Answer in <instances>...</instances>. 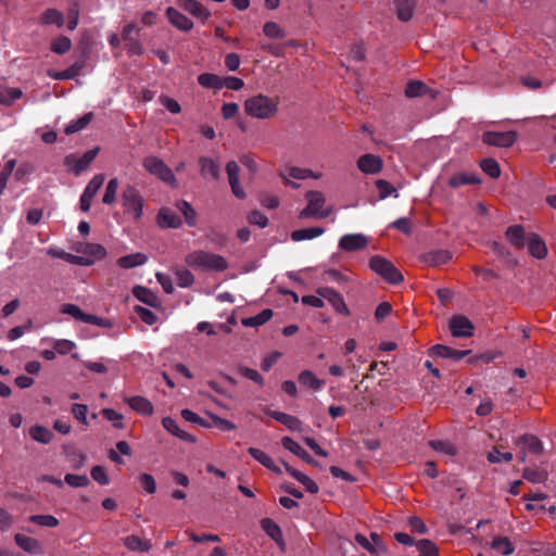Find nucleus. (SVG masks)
<instances>
[{"instance_id":"43","label":"nucleus","mask_w":556,"mask_h":556,"mask_svg":"<svg viewBox=\"0 0 556 556\" xmlns=\"http://www.w3.org/2000/svg\"><path fill=\"white\" fill-rule=\"evenodd\" d=\"M40 23L42 25H56L58 27H62L64 25V16L63 13L56 9H47L41 17Z\"/></svg>"},{"instance_id":"2","label":"nucleus","mask_w":556,"mask_h":556,"mask_svg":"<svg viewBox=\"0 0 556 556\" xmlns=\"http://www.w3.org/2000/svg\"><path fill=\"white\" fill-rule=\"evenodd\" d=\"M185 263L189 267L202 271H224L228 268V262L224 256L204 250H195L187 254Z\"/></svg>"},{"instance_id":"63","label":"nucleus","mask_w":556,"mask_h":556,"mask_svg":"<svg viewBox=\"0 0 556 556\" xmlns=\"http://www.w3.org/2000/svg\"><path fill=\"white\" fill-rule=\"evenodd\" d=\"M102 415L105 419L110 420L113 422V426L117 429H122L124 428V425H123V416L122 414L117 413L115 409L113 408H104L102 409Z\"/></svg>"},{"instance_id":"33","label":"nucleus","mask_w":556,"mask_h":556,"mask_svg":"<svg viewBox=\"0 0 556 556\" xmlns=\"http://www.w3.org/2000/svg\"><path fill=\"white\" fill-rule=\"evenodd\" d=\"M200 173L201 175L206 177H212L214 179L219 178V166L218 164L211 157L201 156L199 159Z\"/></svg>"},{"instance_id":"53","label":"nucleus","mask_w":556,"mask_h":556,"mask_svg":"<svg viewBox=\"0 0 556 556\" xmlns=\"http://www.w3.org/2000/svg\"><path fill=\"white\" fill-rule=\"evenodd\" d=\"M117 189H118V180H117V178L110 179L108 185H106V187H105V191H104V194H103V198H102V202L104 204H108V205H111V204L115 203Z\"/></svg>"},{"instance_id":"46","label":"nucleus","mask_w":556,"mask_h":556,"mask_svg":"<svg viewBox=\"0 0 556 556\" xmlns=\"http://www.w3.org/2000/svg\"><path fill=\"white\" fill-rule=\"evenodd\" d=\"M429 87L420 80H410L407 83L405 88V96L407 98H416L426 94L429 91Z\"/></svg>"},{"instance_id":"13","label":"nucleus","mask_w":556,"mask_h":556,"mask_svg":"<svg viewBox=\"0 0 556 556\" xmlns=\"http://www.w3.org/2000/svg\"><path fill=\"white\" fill-rule=\"evenodd\" d=\"M369 243L368 238L363 233L344 235L339 240V248L345 252L364 250Z\"/></svg>"},{"instance_id":"60","label":"nucleus","mask_w":556,"mask_h":556,"mask_svg":"<svg viewBox=\"0 0 556 556\" xmlns=\"http://www.w3.org/2000/svg\"><path fill=\"white\" fill-rule=\"evenodd\" d=\"M488 460L491 464L501 462L509 463L513 460V454L510 452L502 453L497 447H494L493 451L488 454Z\"/></svg>"},{"instance_id":"17","label":"nucleus","mask_w":556,"mask_h":556,"mask_svg":"<svg viewBox=\"0 0 556 556\" xmlns=\"http://www.w3.org/2000/svg\"><path fill=\"white\" fill-rule=\"evenodd\" d=\"M505 238L517 250L523 249L528 241L525 227L521 225L509 226L505 231Z\"/></svg>"},{"instance_id":"59","label":"nucleus","mask_w":556,"mask_h":556,"mask_svg":"<svg viewBox=\"0 0 556 556\" xmlns=\"http://www.w3.org/2000/svg\"><path fill=\"white\" fill-rule=\"evenodd\" d=\"M64 481L72 488H84V486H87L90 482L86 475H74V473L65 475Z\"/></svg>"},{"instance_id":"64","label":"nucleus","mask_w":556,"mask_h":556,"mask_svg":"<svg viewBox=\"0 0 556 556\" xmlns=\"http://www.w3.org/2000/svg\"><path fill=\"white\" fill-rule=\"evenodd\" d=\"M75 343L71 340L61 339L53 343V350L61 355H66L75 349Z\"/></svg>"},{"instance_id":"26","label":"nucleus","mask_w":556,"mask_h":556,"mask_svg":"<svg viewBox=\"0 0 556 556\" xmlns=\"http://www.w3.org/2000/svg\"><path fill=\"white\" fill-rule=\"evenodd\" d=\"M424 263L429 266H441L452 260V253L447 250L430 251L421 256Z\"/></svg>"},{"instance_id":"32","label":"nucleus","mask_w":556,"mask_h":556,"mask_svg":"<svg viewBox=\"0 0 556 556\" xmlns=\"http://www.w3.org/2000/svg\"><path fill=\"white\" fill-rule=\"evenodd\" d=\"M417 0H395L396 14L402 22H408L414 15Z\"/></svg>"},{"instance_id":"9","label":"nucleus","mask_w":556,"mask_h":556,"mask_svg":"<svg viewBox=\"0 0 556 556\" xmlns=\"http://www.w3.org/2000/svg\"><path fill=\"white\" fill-rule=\"evenodd\" d=\"M316 293L320 295L323 299L327 300L336 313L344 316L351 315V312L343 296L334 289L329 287H321L317 289Z\"/></svg>"},{"instance_id":"42","label":"nucleus","mask_w":556,"mask_h":556,"mask_svg":"<svg viewBox=\"0 0 556 556\" xmlns=\"http://www.w3.org/2000/svg\"><path fill=\"white\" fill-rule=\"evenodd\" d=\"M325 231L321 227H311L298 229L291 232V239L293 241L309 240L319 237Z\"/></svg>"},{"instance_id":"4","label":"nucleus","mask_w":556,"mask_h":556,"mask_svg":"<svg viewBox=\"0 0 556 556\" xmlns=\"http://www.w3.org/2000/svg\"><path fill=\"white\" fill-rule=\"evenodd\" d=\"M369 267L389 283L399 285L404 280L401 271L390 261L380 255L370 257Z\"/></svg>"},{"instance_id":"62","label":"nucleus","mask_w":556,"mask_h":556,"mask_svg":"<svg viewBox=\"0 0 556 556\" xmlns=\"http://www.w3.org/2000/svg\"><path fill=\"white\" fill-rule=\"evenodd\" d=\"M249 224L265 228L268 225V218L260 211L254 210L247 216Z\"/></svg>"},{"instance_id":"6","label":"nucleus","mask_w":556,"mask_h":556,"mask_svg":"<svg viewBox=\"0 0 556 556\" xmlns=\"http://www.w3.org/2000/svg\"><path fill=\"white\" fill-rule=\"evenodd\" d=\"M142 165L151 175L173 187L176 186L177 180L173 170L161 159L153 155L147 156L143 159Z\"/></svg>"},{"instance_id":"44","label":"nucleus","mask_w":556,"mask_h":556,"mask_svg":"<svg viewBox=\"0 0 556 556\" xmlns=\"http://www.w3.org/2000/svg\"><path fill=\"white\" fill-rule=\"evenodd\" d=\"M198 83L204 88L210 89H222L223 88V78H220L216 74L212 73H203L198 76Z\"/></svg>"},{"instance_id":"18","label":"nucleus","mask_w":556,"mask_h":556,"mask_svg":"<svg viewBox=\"0 0 556 556\" xmlns=\"http://www.w3.org/2000/svg\"><path fill=\"white\" fill-rule=\"evenodd\" d=\"M157 225L161 228H179L182 225V220L175 211L169 207L160 208L156 216Z\"/></svg>"},{"instance_id":"56","label":"nucleus","mask_w":556,"mask_h":556,"mask_svg":"<svg viewBox=\"0 0 556 556\" xmlns=\"http://www.w3.org/2000/svg\"><path fill=\"white\" fill-rule=\"evenodd\" d=\"M429 445L434 451L441 452L446 455L454 456L457 453V448L455 447V445L448 441L431 440V441H429Z\"/></svg>"},{"instance_id":"54","label":"nucleus","mask_w":556,"mask_h":556,"mask_svg":"<svg viewBox=\"0 0 556 556\" xmlns=\"http://www.w3.org/2000/svg\"><path fill=\"white\" fill-rule=\"evenodd\" d=\"M29 521L46 528H55L59 526V520L52 515H31Z\"/></svg>"},{"instance_id":"24","label":"nucleus","mask_w":556,"mask_h":556,"mask_svg":"<svg viewBox=\"0 0 556 556\" xmlns=\"http://www.w3.org/2000/svg\"><path fill=\"white\" fill-rule=\"evenodd\" d=\"M14 541L18 547L31 555H39L42 553L41 544L37 539L17 533L14 535Z\"/></svg>"},{"instance_id":"31","label":"nucleus","mask_w":556,"mask_h":556,"mask_svg":"<svg viewBox=\"0 0 556 556\" xmlns=\"http://www.w3.org/2000/svg\"><path fill=\"white\" fill-rule=\"evenodd\" d=\"M123 543L131 552H148L152 547L150 540L141 539L135 534L125 536Z\"/></svg>"},{"instance_id":"39","label":"nucleus","mask_w":556,"mask_h":556,"mask_svg":"<svg viewBox=\"0 0 556 556\" xmlns=\"http://www.w3.org/2000/svg\"><path fill=\"white\" fill-rule=\"evenodd\" d=\"M84 67V62H75L73 65L61 72H49V76L55 80L74 79Z\"/></svg>"},{"instance_id":"30","label":"nucleus","mask_w":556,"mask_h":556,"mask_svg":"<svg viewBox=\"0 0 556 556\" xmlns=\"http://www.w3.org/2000/svg\"><path fill=\"white\" fill-rule=\"evenodd\" d=\"M269 416L278 422L285 425L291 431L301 430L302 421L295 416L277 410L270 412Z\"/></svg>"},{"instance_id":"49","label":"nucleus","mask_w":556,"mask_h":556,"mask_svg":"<svg viewBox=\"0 0 556 556\" xmlns=\"http://www.w3.org/2000/svg\"><path fill=\"white\" fill-rule=\"evenodd\" d=\"M419 556H440L438 546L430 540L422 539L416 542Z\"/></svg>"},{"instance_id":"47","label":"nucleus","mask_w":556,"mask_h":556,"mask_svg":"<svg viewBox=\"0 0 556 556\" xmlns=\"http://www.w3.org/2000/svg\"><path fill=\"white\" fill-rule=\"evenodd\" d=\"M132 293L139 301H141L144 304H148L150 306H154L156 304V295L146 287H135Z\"/></svg>"},{"instance_id":"57","label":"nucleus","mask_w":556,"mask_h":556,"mask_svg":"<svg viewBox=\"0 0 556 556\" xmlns=\"http://www.w3.org/2000/svg\"><path fill=\"white\" fill-rule=\"evenodd\" d=\"M480 166L491 178H498L501 176L500 165L494 159H483L480 162Z\"/></svg>"},{"instance_id":"3","label":"nucleus","mask_w":556,"mask_h":556,"mask_svg":"<svg viewBox=\"0 0 556 556\" xmlns=\"http://www.w3.org/2000/svg\"><path fill=\"white\" fill-rule=\"evenodd\" d=\"M305 198L307 205L300 212V218H326L332 213V207L324 208L326 199L320 191H307Z\"/></svg>"},{"instance_id":"15","label":"nucleus","mask_w":556,"mask_h":556,"mask_svg":"<svg viewBox=\"0 0 556 556\" xmlns=\"http://www.w3.org/2000/svg\"><path fill=\"white\" fill-rule=\"evenodd\" d=\"M357 168L364 174H379L383 168V160L379 155L367 153L357 160Z\"/></svg>"},{"instance_id":"45","label":"nucleus","mask_w":556,"mask_h":556,"mask_svg":"<svg viewBox=\"0 0 556 556\" xmlns=\"http://www.w3.org/2000/svg\"><path fill=\"white\" fill-rule=\"evenodd\" d=\"M29 435L33 440L48 444L53 438V433L46 427L36 425L29 429Z\"/></svg>"},{"instance_id":"14","label":"nucleus","mask_w":556,"mask_h":556,"mask_svg":"<svg viewBox=\"0 0 556 556\" xmlns=\"http://www.w3.org/2000/svg\"><path fill=\"white\" fill-rule=\"evenodd\" d=\"M279 175L285 180V182L287 185H290L293 188H296L298 185L294 182H291L289 180V178L303 180V179H307V178L318 179L321 176V174H315L312 169L296 167V166L286 167L285 172H280Z\"/></svg>"},{"instance_id":"7","label":"nucleus","mask_w":556,"mask_h":556,"mask_svg":"<svg viewBox=\"0 0 556 556\" xmlns=\"http://www.w3.org/2000/svg\"><path fill=\"white\" fill-rule=\"evenodd\" d=\"M99 148L91 149L85 152L81 156L77 154H68L65 156L64 165L75 175H79L86 170L93 162L99 153Z\"/></svg>"},{"instance_id":"48","label":"nucleus","mask_w":556,"mask_h":556,"mask_svg":"<svg viewBox=\"0 0 556 556\" xmlns=\"http://www.w3.org/2000/svg\"><path fill=\"white\" fill-rule=\"evenodd\" d=\"M23 92L20 88H0V104L11 105L14 101L21 99Z\"/></svg>"},{"instance_id":"61","label":"nucleus","mask_w":556,"mask_h":556,"mask_svg":"<svg viewBox=\"0 0 556 556\" xmlns=\"http://www.w3.org/2000/svg\"><path fill=\"white\" fill-rule=\"evenodd\" d=\"M90 475H91V478L101 485H106L110 483V479H109L106 470L103 466H100V465L93 466L91 468Z\"/></svg>"},{"instance_id":"55","label":"nucleus","mask_w":556,"mask_h":556,"mask_svg":"<svg viewBox=\"0 0 556 556\" xmlns=\"http://www.w3.org/2000/svg\"><path fill=\"white\" fill-rule=\"evenodd\" d=\"M522 477L532 483H542L546 480L547 473L539 468H525Z\"/></svg>"},{"instance_id":"16","label":"nucleus","mask_w":556,"mask_h":556,"mask_svg":"<svg viewBox=\"0 0 556 556\" xmlns=\"http://www.w3.org/2000/svg\"><path fill=\"white\" fill-rule=\"evenodd\" d=\"M226 173H227L228 181H229L231 192L233 193V195L240 200L245 199L247 193L239 181L240 168H239V165L237 164V162L229 161L226 164Z\"/></svg>"},{"instance_id":"12","label":"nucleus","mask_w":556,"mask_h":556,"mask_svg":"<svg viewBox=\"0 0 556 556\" xmlns=\"http://www.w3.org/2000/svg\"><path fill=\"white\" fill-rule=\"evenodd\" d=\"M103 182L104 176L102 174L93 176L92 179L88 182L80 197L79 205L83 212L87 213L90 210L92 199L102 187Z\"/></svg>"},{"instance_id":"19","label":"nucleus","mask_w":556,"mask_h":556,"mask_svg":"<svg viewBox=\"0 0 556 556\" xmlns=\"http://www.w3.org/2000/svg\"><path fill=\"white\" fill-rule=\"evenodd\" d=\"M178 5L202 22L211 17V12L198 0H178Z\"/></svg>"},{"instance_id":"41","label":"nucleus","mask_w":556,"mask_h":556,"mask_svg":"<svg viewBox=\"0 0 556 556\" xmlns=\"http://www.w3.org/2000/svg\"><path fill=\"white\" fill-rule=\"evenodd\" d=\"M248 453L258 463H261L264 467L275 472H280V469L275 465L271 457H269L265 452L256 447H249Z\"/></svg>"},{"instance_id":"34","label":"nucleus","mask_w":556,"mask_h":556,"mask_svg":"<svg viewBox=\"0 0 556 556\" xmlns=\"http://www.w3.org/2000/svg\"><path fill=\"white\" fill-rule=\"evenodd\" d=\"M162 425L173 435L186 442H194V438L190 433L181 430L177 425L176 420L173 419L172 417H164L162 419Z\"/></svg>"},{"instance_id":"27","label":"nucleus","mask_w":556,"mask_h":556,"mask_svg":"<svg viewBox=\"0 0 556 556\" xmlns=\"http://www.w3.org/2000/svg\"><path fill=\"white\" fill-rule=\"evenodd\" d=\"M261 527L265 533L280 546L281 549H285L286 543L283 540L282 531L274 520L264 518L261 521Z\"/></svg>"},{"instance_id":"58","label":"nucleus","mask_w":556,"mask_h":556,"mask_svg":"<svg viewBox=\"0 0 556 556\" xmlns=\"http://www.w3.org/2000/svg\"><path fill=\"white\" fill-rule=\"evenodd\" d=\"M177 285L181 288L191 287L194 282V276L189 269H177L176 270Z\"/></svg>"},{"instance_id":"38","label":"nucleus","mask_w":556,"mask_h":556,"mask_svg":"<svg viewBox=\"0 0 556 556\" xmlns=\"http://www.w3.org/2000/svg\"><path fill=\"white\" fill-rule=\"evenodd\" d=\"M273 315H274L273 309L265 308L255 316L242 318L241 323L245 327H258V326L266 324L268 320H270Z\"/></svg>"},{"instance_id":"50","label":"nucleus","mask_w":556,"mask_h":556,"mask_svg":"<svg viewBox=\"0 0 556 556\" xmlns=\"http://www.w3.org/2000/svg\"><path fill=\"white\" fill-rule=\"evenodd\" d=\"M263 34L269 39H283L287 33L276 22H266L263 26Z\"/></svg>"},{"instance_id":"11","label":"nucleus","mask_w":556,"mask_h":556,"mask_svg":"<svg viewBox=\"0 0 556 556\" xmlns=\"http://www.w3.org/2000/svg\"><path fill=\"white\" fill-rule=\"evenodd\" d=\"M450 329L453 337L469 338L473 336L475 326L468 317L455 315L450 319Z\"/></svg>"},{"instance_id":"28","label":"nucleus","mask_w":556,"mask_h":556,"mask_svg":"<svg viewBox=\"0 0 556 556\" xmlns=\"http://www.w3.org/2000/svg\"><path fill=\"white\" fill-rule=\"evenodd\" d=\"M516 444L521 445L526 452L534 455H540L543 452L542 442L533 434H523L516 440Z\"/></svg>"},{"instance_id":"20","label":"nucleus","mask_w":556,"mask_h":556,"mask_svg":"<svg viewBox=\"0 0 556 556\" xmlns=\"http://www.w3.org/2000/svg\"><path fill=\"white\" fill-rule=\"evenodd\" d=\"M470 353L469 350H456L447 345L435 344L430 349V354L442 358L460 361Z\"/></svg>"},{"instance_id":"5","label":"nucleus","mask_w":556,"mask_h":556,"mask_svg":"<svg viewBox=\"0 0 556 556\" xmlns=\"http://www.w3.org/2000/svg\"><path fill=\"white\" fill-rule=\"evenodd\" d=\"M122 205L125 213L130 214L135 220H139L143 214V198L134 186H127L122 192Z\"/></svg>"},{"instance_id":"22","label":"nucleus","mask_w":556,"mask_h":556,"mask_svg":"<svg viewBox=\"0 0 556 556\" xmlns=\"http://www.w3.org/2000/svg\"><path fill=\"white\" fill-rule=\"evenodd\" d=\"M526 245L528 247V251L531 256H533L538 260H543L546 257L547 248H546L545 242L542 240V238L539 235H536L534 232L529 233L528 241H527Z\"/></svg>"},{"instance_id":"8","label":"nucleus","mask_w":556,"mask_h":556,"mask_svg":"<svg viewBox=\"0 0 556 556\" xmlns=\"http://www.w3.org/2000/svg\"><path fill=\"white\" fill-rule=\"evenodd\" d=\"M517 140V132L509 131H485L482 135V142L497 148H510Z\"/></svg>"},{"instance_id":"52","label":"nucleus","mask_w":556,"mask_h":556,"mask_svg":"<svg viewBox=\"0 0 556 556\" xmlns=\"http://www.w3.org/2000/svg\"><path fill=\"white\" fill-rule=\"evenodd\" d=\"M72 48V41L66 36H59L51 42V51L56 54H64Z\"/></svg>"},{"instance_id":"51","label":"nucleus","mask_w":556,"mask_h":556,"mask_svg":"<svg viewBox=\"0 0 556 556\" xmlns=\"http://www.w3.org/2000/svg\"><path fill=\"white\" fill-rule=\"evenodd\" d=\"M92 117H93V114L91 112L86 113L84 116L79 117L77 121H74L71 124H68L65 127V134L71 135V134H74V132H77V131L84 129L91 122Z\"/></svg>"},{"instance_id":"40","label":"nucleus","mask_w":556,"mask_h":556,"mask_svg":"<svg viewBox=\"0 0 556 556\" xmlns=\"http://www.w3.org/2000/svg\"><path fill=\"white\" fill-rule=\"evenodd\" d=\"M491 547L497 554L507 556L514 553L515 546L511 541L506 536H496L491 542Z\"/></svg>"},{"instance_id":"23","label":"nucleus","mask_w":556,"mask_h":556,"mask_svg":"<svg viewBox=\"0 0 556 556\" xmlns=\"http://www.w3.org/2000/svg\"><path fill=\"white\" fill-rule=\"evenodd\" d=\"M281 444L286 450L296 455L303 462L313 466H317L318 463L293 439L289 437H283L281 439Z\"/></svg>"},{"instance_id":"10","label":"nucleus","mask_w":556,"mask_h":556,"mask_svg":"<svg viewBox=\"0 0 556 556\" xmlns=\"http://www.w3.org/2000/svg\"><path fill=\"white\" fill-rule=\"evenodd\" d=\"M61 313L72 316L74 319L83 321L85 324L105 327L108 321L99 316L87 314L83 312L79 306L66 303L61 307Z\"/></svg>"},{"instance_id":"25","label":"nucleus","mask_w":556,"mask_h":556,"mask_svg":"<svg viewBox=\"0 0 556 556\" xmlns=\"http://www.w3.org/2000/svg\"><path fill=\"white\" fill-rule=\"evenodd\" d=\"M125 402L129 405L131 409H134L140 415L151 416L153 414L154 408L152 403L143 396L136 395L131 397H126Z\"/></svg>"},{"instance_id":"37","label":"nucleus","mask_w":556,"mask_h":556,"mask_svg":"<svg viewBox=\"0 0 556 556\" xmlns=\"http://www.w3.org/2000/svg\"><path fill=\"white\" fill-rule=\"evenodd\" d=\"M176 208L182 214L188 226L197 225V212L191 204L185 200H179L175 204Z\"/></svg>"},{"instance_id":"35","label":"nucleus","mask_w":556,"mask_h":556,"mask_svg":"<svg viewBox=\"0 0 556 556\" xmlns=\"http://www.w3.org/2000/svg\"><path fill=\"white\" fill-rule=\"evenodd\" d=\"M148 260V256L143 253H134L117 258L116 263L121 268L129 269L136 266L143 265Z\"/></svg>"},{"instance_id":"36","label":"nucleus","mask_w":556,"mask_h":556,"mask_svg":"<svg viewBox=\"0 0 556 556\" xmlns=\"http://www.w3.org/2000/svg\"><path fill=\"white\" fill-rule=\"evenodd\" d=\"M481 179L475 174L470 173H457L450 178L448 185L452 188H458L464 185H478Z\"/></svg>"},{"instance_id":"29","label":"nucleus","mask_w":556,"mask_h":556,"mask_svg":"<svg viewBox=\"0 0 556 556\" xmlns=\"http://www.w3.org/2000/svg\"><path fill=\"white\" fill-rule=\"evenodd\" d=\"M299 382L313 391H319L325 386V380L319 379L313 371L311 370H302L298 376Z\"/></svg>"},{"instance_id":"21","label":"nucleus","mask_w":556,"mask_h":556,"mask_svg":"<svg viewBox=\"0 0 556 556\" xmlns=\"http://www.w3.org/2000/svg\"><path fill=\"white\" fill-rule=\"evenodd\" d=\"M166 16L170 24L179 30L189 31L193 27V22L175 8H168L166 10Z\"/></svg>"},{"instance_id":"1","label":"nucleus","mask_w":556,"mask_h":556,"mask_svg":"<svg viewBox=\"0 0 556 556\" xmlns=\"http://www.w3.org/2000/svg\"><path fill=\"white\" fill-rule=\"evenodd\" d=\"M279 97H269L257 93L247 98L243 102L244 113L256 119H270L275 117L279 111Z\"/></svg>"}]
</instances>
